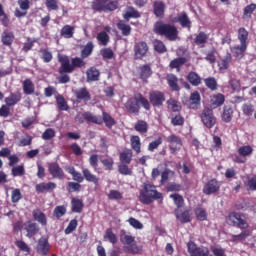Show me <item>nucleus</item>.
<instances>
[{"instance_id": "nucleus-1", "label": "nucleus", "mask_w": 256, "mask_h": 256, "mask_svg": "<svg viewBox=\"0 0 256 256\" xmlns=\"http://www.w3.org/2000/svg\"><path fill=\"white\" fill-rule=\"evenodd\" d=\"M141 106L146 111H151V104L149 103V99L138 92L126 100L124 103V111L128 113V115H139L141 113Z\"/></svg>"}, {"instance_id": "nucleus-2", "label": "nucleus", "mask_w": 256, "mask_h": 256, "mask_svg": "<svg viewBox=\"0 0 256 256\" xmlns=\"http://www.w3.org/2000/svg\"><path fill=\"white\" fill-rule=\"evenodd\" d=\"M83 59L84 58L82 56L69 59V56L58 55V61L60 63L59 72L73 73L75 69H82V67H85L86 65Z\"/></svg>"}, {"instance_id": "nucleus-3", "label": "nucleus", "mask_w": 256, "mask_h": 256, "mask_svg": "<svg viewBox=\"0 0 256 256\" xmlns=\"http://www.w3.org/2000/svg\"><path fill=\"white\" fill-rule=\"evenodd\" d=\"M154 33H156V35H161V37H165L168 41H177V38L179 37V30H177L175 25L161 21L154 24Z\"/></svg>"}, {"instance_id": "nucleus-4", "label": "nucleus", "mask_w": 256, "mask_h": 256, "mask_svg": "<svg viewBox=\"0 0 256 256\" xmlns=\"http://www.w3.org/2000/svg\"><path fill=\"white\" fill-rule=\"evenodd\" d=\"M163 199V194L157 191V186L151 183H144L143 190L140 192V201L144 205H151L152 201Z\"/></svg>"}, {"instance_id": "nucleus-5", "label": "nucleus", "mask_w": 256, "mask_h": 256, "mask_svg": "<svg viewBox=\"0 0 256 256\" xmlns=\"http://www.w3.org/2000/svg\"><path fill=\"white\" fill-rule=\"evenodd\" d=\"M120 241L124 245L123 249L125 253H131V255H137L141 253V247L137 245L135 237L127 233L120 235Z\"/></svg>"}, {"instance_id": "nucleus-6", "label": "nucleus", "mask_w": 256, "mask_h": 256, "mask_svg": "<svg viewBox=\"0 0 256 256\" xmlns=\"http://www.w3.org/2000/svg\"><path fill=\"white\" fill-rule=\"evenodd\" d=\"M228 225L237 227V229H249V222L247 216L240 212H230L226 218Z\"/></svg>"}, {"instance_id": "nucleus-7", "label": "nucleus", "mask_w": 256, "mask_h": 256, "mask_svg": "<svg viewBox=\"0 0 256 256\" xmlns=\"http://www.w3.org/2000/svg\"><path fill=\"white\" fill-rule=\"evenodd\" d=\"M92 9L98 13H101V11L104 13H109V11H117V9H119V1L93 0Z\"/></svg>"}, {"instance_id": "nucleus-8", "label": "nucleus", "mask_w": 256, "mask_h": 256, "mask_svg": "<svg viewBox=\"0 0 256 256\" xmlns=\"http://www.w3.org/2000/svg\"><path fill=\"white\" fill-rule=\"evenodd\" d=\"M200 119L206 129H213V127L217 125V118L215 117V113H213V109L209 107H205L202 110L200 113Z\"/></svg>"}, {"instance_id": "nucleus-9", "label": "nucleus", "mask_w": 256, "mask_h": 256, "mask_svg": "<svg viewBox=\"0 0 256 256\" xmlns=\"http://www.w3.org/2000/svg\"><path fill=\"white\" fill-rule=\"evenodd\" d=\"M94 123V125H103V120L99 116L93 115L91 112L78 113L75 117V122L79 125H83V123Z\"/></svg>"}, {"instance_id": "nucleus-10", "label": "nucleus", "mask_w": 256, "mask_h": 256, "mask_svg": "<svg viewBox=\"0 0 256 256\" xmlns=\"http://www.w3.org/2000/svg\"><path fill=\"white\" fill-rule=\"evenodd\" d=\"M149 103L152 107H163L165 103V93L159 90L149 92Z\"/></svg>"}, {"instance_id": "nucleus-11", "label": "nucleus", "mask_w": 256, "mask_h": 256, "mask_svg": "<svg viewBox=\"0 0 256 256\" xmlns=\"http://www.w3.org/2000/svg\"><path fill=\"white\" fill-rule=\"evenodd\" d=\"M167 141L170 144L169 149L171 155H177V152L181 151V147H183V140L179 136L172 134L167 137Z\"/></svg>"}, {"instance_id": "nucleus-12", "label": "nucleus", "mask_w": 256, "mask_h": 256, "mask_svg": "<svg viewBox=\"0 0 256 256\" xmlns=\"http://www.w3.org/2000/svg\"><path fill=\"white\" fill-rule=\"evenodd\" d=\"M188 247V253L191 256H209V248L205 246H200L198 247L195 242H188L187 244Z\"/></svg>"}, {"instance_id": "nucleus-13", "label": "nucleus", "mask_w": 256, "mask_h": 256, "mask_svg": "<svg viewBox=\"0 0 256 256\" xmlns=\"http://www.w3.org/2000/svg\"><path fill=\"white\" fill-rule=\"evenodd\" d=\"M49 251H51V244H49V239L45 237L38 239V243L36 245V252L38 255L47 256L49 255Z\"/></svg>"}, {"instance_id": "nucleus-14", "label": "nucleus", "mask_w": 256, "mask_h": 256, "mask_svg": "<svg viewBox=\"0 0 256 256\" xmlns=\"http://www.w3.org/2000/svg\"><path fill=\"white\" fill-rule=\"evenodd\" d=\"M149 53V46L147 42L141 41L135 44L134 46V57L135 59H143L145 55Z\"/></svg>"}, {"instance_id": "nucleus-15", "label": "nucleus", "mask_w": 256, "mask_h": 256, "mask_svg": "<svg viewBox=\"0 0 256 256\" xmlns=\"http://www.w3.org/2000/svg\"><path fill=\"white\" fill-rule=\"evenodd\" d=\"M48 171L50 175L53 177V179H64L65 178V172L63 171V168L59 166V163L52 162L48 166Z\"/></svg>"}, {"instance_id": "nucleus-16", "label": "nucleus", "mask_w": 256, "mask_h": 256, "mask_svg": "<svg viewBox=\"0 0 256 256\" xmlns=\"http://www.w3.org/2000/svg\"><path fill=\"white\" fill-rule=\"evenodd\" d=\"M219 189H221V186L219 185V181L213 178L204 185L203 193L204 195H213L215 193H218Z\"/></svg>"}, {"instance_id": "nucleus-17", "label": "nucleus", "mask_w": 256, "mask_h": 256, "mask_svg": "<svg viewBox=\"0 0 256 256\" xmlns=\"http://www.w3.org/2000/svg\"><path fill=\"white\" fill-rule=\"evenodd\" d=\"M36 193H51L57 189V184L55 182H41L35 186Z\"/></svg>"}, {"instance_id": "nucleus-18", "label": "nucleus", "mask_w": 256, "mask_h": 256, "mask_svg": "<svg viewBox=\"0 0 256 256\" xmlns=\"http://www.w3.org/2000/svg\"><path fill=\"white\" fill-rule=\"evenodd\" d=\"M24 229L26 230V237H28V239L35 237L40 231L39 224L31 221L24 224Z\"/></svg>"}, {"instance_id": "nucleus-19", "label": "nucleus", "mask_w": 256, "mask_h": 256, "mask_svg": "<svg viewBox=\"0 0 256 256\" xmlns=\"http://www.w3.org/2000/svg\"><path fill=\"white\" fill-rule=\"evenodd\" d=\"M74 95L77 101H84L85 103H87L91 100V92H89V89H87V87H82L74 90Z\"/></svg>"}, {"instance_id": "nucleus-20", "label": "nucleus", "mask_w": 256, "mask_h": 256, "mask_svg": "<svg viewBox=\"0 0 256 256\" xmlns=\"http://www.w3.org/2000/svg\"><path fill=\"white\" fill-rule=\"evenodd\" d=\"M166 5L165 2L161 1V0H156L153 3V13L155 15V17H157L158 19H163V17H165V9H166Z\"/></svg>"}, {"instance_id": "nucleus-21", "label": "nucleus", "mask_w": 256, "mask_h": 256, "mask_svg": "<svg viewBox=\"0 0 256 256\" xmlns=\"http://www.w3.org/2000/svg\"><path fill=\"white\" fill-rule=\"evenodd\" d=\"M82 175L84 176V181H87V183H93L96 187L99 185L100 178L93 174L89 168H83Z\"/></svg>"}, {"instance_id": "nucleus-22", "label": "nucleus", "mask_w": 256, "mask_h": 256, "mask_svg": "<svg viewBox=\"0 0 256 256\" xmlns=\"http://www.w3.org/2000/svg\"><path fill=\"white\" fill-rule=\"evenodd\" d=\"M189 103L190 109L194 111H197L201 107V94H199V91H194L190 94Z\"/></svg>"}, {"instance_id": "nucleus-23", "label": "nucleus", "mask_w": 256, "mask_h": 256, "mask_svg": "<svg viewBox=\"0 0 256 256\" xmlns=\"http://www.w3.org/2000/svg\"><path fill=\"white\" fill-rule=\"evenodd\" d=\"M186 79L192 87H199V85L203 83V78H201V76L195 71H190L187 74Z\"/></svg>"}, {"instance_id": "nucleus-24", "label": "nucleus", "mask_w": 256, "mask_h": 256, "mask_svg": "<svg viewBox=\"0 0 256 256\" xmlns=\"http://www.w3.org/2000/svg\"><path fill=\"white\" fill-rule=\"evenodd\" d=\"M13 41H15V34L13 31L4 30L1 35L2 45H5V47H11V45H13Z\"/></svg>"}, {"instance_id": "nucleus-25", "label": "nucleus", "mask_w": 256, "mask_h": 256, "mask_svg": "<svg viewBox=\"0 0 256 256\" xmlns=\"http://www.w3.org/2000/svg\"><path fill=\"white\" fill-rule=\"evenodd\" d=\"M119 160L121 164L131 165V161H133V150L124 149L119 155Z\"/></svg>"}, {"instance_id": "nucleus-26", "label": "nucleus", "mask_w": 256, "mask_h": 256, "mask_svg": "<svg viewBox=\"0 0 256 256\" xmlns=\"http://www.w3.org/2000/svg\"><path fill=\"white\" fill-rule=\"evenodd\" d=\"M140 79L142 81H147L151 75H153V70L151 69V65L145 64L138 68Z\"/></svg>"}, {"instance_id": "nucleus-27", "label": "nucleus", "mask_w": 256, "mask_h": 256, "mask_svg": "<svg viewBox=\"0 0 256 256\" xmlns=\"http://www.w3.org/2000/svg\"><path fill=\"white\" fill-rule=\"evenodd\" d=\"M34 221H37L42 227H47V215L40 209H35L32 212Z\"/></svg>"}, {"instance_id": "nucleus-28", "label": "nucleus", "mask_w": 256, "mask_h": 256, "mask_svg": "<svg viewBox=\"0 0 256 256\" xmlns=\"http://www.w3.org/2000/svg\"><path fill=\"white\" fill-rule=\"evenodd\" d=\"M176 219L180 221V223H191V214L189 213V210H185L183 212L179 211V208H176L174 210Z\"/></svg>"}, {"instance_id": "nucleus-29", "label": "nucleus", "mask_w": 256, "mask_h": 256, "mask_svg": "<svg viewBox=\"0 0 256 256\" xmlns=\"http://www.w3.org/2000/svg\"><path fill=\"white\" fill-rule=\"evenodd\" d=\"M22 95L20 92L16 93H10L8 97L5 98V103L8 107H14V105H17L19 101H21Z\"/></svg>"}, {"instance_id": "nucleus-30", "label": "nucleus", "mask_w": 256, "mask_h": 256, "mask_svg": "<svg viewBox=\"0 0 256 256\" xmlns=\"http://www.w3.org/2000/svg\"><path fill=\"white\" fill-rule=\"evenodd\" d=\"M60 35L64 39H73V36L75 35V26L69 24L64 25L60 30Z\"/></svg>"}, {"instance_id": "nucleus-31", "label": "nucleus", "mask_w": 256, "mask_h": 256, "mask_svg": "<svg viewBox=\"0 0 256 256\" xmlns=\"http://www.w3.org/2000/svg\"><path fill=\"white\" fill-rule=\"evenodd\" d=\"M166 81L171 91H181V87H179V78H177L174 74L168 75L166 77Z\"/></svg>"}, {"instance_id": "nucleus-32", "label": "nucleus", "mask_w": 256, "mask_h": 256, "mask_svg": "<svg viewBox=\"0 0 256 256\" xmlns=\"http://www.w3.org/2000/svg\"><path fill=\"white\" fill-rule=\"evenodd\" d=\"M209 39V35L205 32H199L193 40L194 45L198 47H205L207 41Z\"/></svg>"}, {"instance_id": "nucleus-33", "label": "nucleus", "mask_w": 256, "mask_h": 256, "mask_svg": "<svg viewBox=\"0 0 256 256\" xmlns=\"http://www.w3.org/2000/svg\"><path fill=\"white\" fill-rule=\"evenodd\" d=\"M247 51V45L240 44L239 46H234L231 49L232 55L238 59H243L245 57V52Z\"/></svg>"}, {"instance_id": "nucleus-34", "label": "nucleus", "mask_w": 256, "mask_h": 256, "mask_svg": "<svg viewBox=\"0 0 256 256\" xmlns=\"http://www.w3.org/2000/svg\"><path fill=\"white\" fill-rule=\"evenodd\" d=\"M240 234L238 235H232L230 241L232 243H242V241H245L247 237L251 236V230L243 229Z\"/></svg>"}, {"instance_id": "nucleus-35", "label": "nucleus", "mask_w": 256, "mask_h": 256, "mask_svg": "<svg viewBox=\"0 0 256 256\" xmlns=\"http://www.w3.org/2000/svg\"><path fill=\"white\" fill-rule=\"evenodd\" d=\"M71 211L72 213H82L83 207H85V204H83V200L79 198H72L71 199Z\"/></svg>"}, {"instance_id": "nucleus-36", "label": "nucleus", "mask_w": 256, "mask_h": 256, "mask_svg": "<svg viewBox=\"0 0 256 256\" xmlns=\"http://www.w3.org/2000/svg\"><path fill=\"white\" fill-rule=\"evenodd\" d=\"M221 119L224 123H231L233 119V108L231 106H224L221 114Z\"/></svg>"}, {"instance_id": "nucleus-37", "label": "nucleus", "mask_w": 256, "mask_h": 256, "mask_svg": "<svg viewBox=\"0 0 256 256\" xmlns=\"http://www.w3.org/2000/svg\"><path fill=\"white\" fill-rule=\"evenodd\" d=\"M232 56L230 53H227L220 61L218 62V67L220 71H227L229 69V65L231 64L232 61Z\"/></svg>"}, {"instance_id": "nucleus-38", "label": "nucleus", "mask_w": 256, "mask_h": 256, "mask_svg": "<svg viewBox=\"0 0 256 256\" xmlns=\"http://www.w3.org/2000/svg\"><path fill=\"white\" fill-rule=\"evenodd\" d=\"M130 144H131V149L135 151L136 155H139V153H141V138L137 135L131 136Z\"/></svg>"}, {"instance_id": "nucleus-39", "label": "nucleus", "mask_w": 256, "mask_h": 256, "mask_svg": "<svg viewBox=\"0 0 256 256\" xmlns=\"http://www.w3.org/2000/svg\"><path fill=\"white\" fill-rule=\"evenodd\" d=\"M102 123H105L107 129H112L113 126L116 124L115 118L107 112H102Z\"/></svg>"}, {"instance_id": "nucleus-40", "label": "nucleus", "mask_w": 256, "mask_h": 256, "mask_svg": "<svg viewBox=\"0 0 256 256\" xmlns=\"http://www.w3.org/2000/svg\"><path fill=\"white\" fill-rule=\"evenodd\" d=\"M134 129L138 133L145 134L149 131V124L145 120H138L134 125Z\"/></svg>"}, {"instance_id": "nucleus-41", "label": "nucleus", "mask_w": 256, "mask_h": 256, "mask_svg": "<svg viewBox=\"0 0 256 256\" xmlns=\"http://www.w3.org/2000/svg\"><path fill=\"white\" fill-rule=\"evenodd\" d=\"M117 28L119 29V31H121L124 37H129V35H131V26L129 24H126L125 21H118Z\"/></svg>"}, {"instance_id": "nucleus-42", "label": "nucleus", "mask_w": 256, "mask_h": 256, "mask_svg": "<svg viewBox=\"0 0 256 256\" xmlns=\"http://www.w3.org/2000/svg\"><path fill=\"white\" fill-rule=\"evenodd\" d=\"M23 91L25 95H33L35 93V84L31 79H26L23 81Z\"/></svg>"}, {"instance_id": "nucleus-43", "label": "nucleus", "mask_w": 256, "mask_h": 256, "mask_svg": "<svg viewBox=\"0 0 256 256\" xmlns=\"http://www.w3.org/2000/svg\"><path fill=\"white\" fill-rule=\"evenodd\" d=\"M204 59L207 61V63H210V65H215V63H217V49L211 48L208 52H206Z\"/></svg>"}, {"instance_id": "nucleus-44", "label": "nucleus", "mask_w": 256, "mask_h": 256, "mask_svg": "<svg viewBox=\"0 0 256 256\" xmlns=\"http://www.w3.org/2000/svg\"><path fill=\"white\" fill-rule=\"evenodd\" d=\"M249 39V31L247 29L241 27L238 29V41H240V45H247V41Z\"/></svg>"}, {"instance_id": "nucleus-45", "label": "nucleus", "mask_w": 256, "mask_h": 256, "mask_svg": "<svg viewBox=\"0 0 256 256\" xmlns=\"http://www.w3.org/2000/svg\"><path fill=\"white\" fill-rule=\"evenodd\" d=\"M185 63H187V58L185 57H179V58H175L174 60H172L169 64L170 69H181V67H183V65H185Z\"/></svg>"}, {"instance_id": "nucleus-46", "label": "nucleus", "mask_w": 256, "mask_h": 256, "mask_svg": "<svg viewBox=\"0 0 256 256\" xmlns=\"http://www.w3.org/2000/svg\"><path fill=\"white\" fill-rule=\"evenodd\" d=\"M171 124L174 127H181V126L185 125V118H183L181 113L172 114L171 115Z\"/></svg>"}, {"instance_id": "nucleus-47", "label": "nucleus", "mask_w": 256, "mask_h": 256, "mask_svg": "<svg viewBox=\"0 0 256 256\" xmlns=\"http://www.w3.org/2000/svg\"><path fill=\"white\" fill-rule=\"evenodd\" d=\"M87 81H99V70L95 67H91L86 72Z\"/></svg>"}, {"instance_id": "nucleus-48", "label": "nucleus", "mask_w": 256, "mask_h": 256, "mask_svg": "<svg viewBox=\"0 0 256 256\" xmlns=\"http://www.w3.org/2000/svg\"><path fill=\"white\" fill-rule=\"evenodd\" d=\"M237 153L245 159V157L253 155V147L249 145L241 146L238 148Z\"/></svg>"}, {"instance_id": "nucleus-49", "label": "nucleus", "mask_w": 256, "mask_h": 256, "mask_svg": "<svg viewBox=\"0 0 256 256\" xmlns=\"http://www.w3.org/2000/svg\"><path fill=\"white\" fill-rule=\"evenodd\" d=\"M204 83L207 89H210V91H217L219 87V85L217 84V79H215V77H208L204 79Z\"/></svg>"}, {"instance_id": "nucleus-50", "label": "nucleus", "mask_w": 256, "mask_h": 256, "mask_svg": "<svg viewBox=\"0 0 256 256\" xmlns=\"http://www.w3.org/2000/svg\"><path fill=\"white\" fill-rule=\"evenodd\" d=\"M104 239L112 245H117V235L113 233V229L108 228L104 234Z\"/></svg>"}, {"instance_id": "nucleus-51", "label": "nucleus", "mask_w": 256, "mask_h": 256, "mask_svg": "<svg viewBox=\"0 0 256 256\" xmlns=\"http://www.w3.org/2000/svg\"><path fill=\"white\" fill-rule=\"evenodd\" d=\"M56 103L57 107L60 111H69V105L67 104V101L65 98L61 95H58L56 97Z\"/></svg>"}, {"instance_id": "nucleus-52", "label": "nucleus", "mask_w": 256, "mask_h": 256, "mask_svg": "<svg viewBox=\"0 0 256 256\" xmlns=\"http://www.w3.org/2000/svg\"><path fill=\"white\" fill-rule=\"evenodd\" d=\"M94 45L93 43L90 41L88 42L84 48L81 51V57L82 59H87V57H89L91 55V53H93V49H94Z\"/></svg>"}, {"instance_id": "nucleus-53", "label": "nucleus", "mask_w": 256, "mask_h": 256, "mask_svg": "<svg viewBox=\"0 0 256 256\" xmlns=\"http://www.w3.org/2000/svg\"><path fill=\"white\" fill-rule=\"evenodd\" d=\"M64 215H67V207H65V205L56 206L54 208L53 216L56 217V219H61Z\"/></svg>"}, {"instance_id": "nucleus-54", "label": "nucleus", "mask_w": 256, "mask_h": 256, "mask_svg": "<svg viewBox=\"0 0 256 256\" xmlns=\"http://www.w3.org/2000/svg\"><path fill=\"white\" fill-rule=\"evenodd\" d=\"M139 17H141V14H139V11H137L135 8L133 7H128V10L126 11V13L124 14V19H139Z\"/></svg>"}, {"instance_id": "nucleus-55", "label": "nucleus", "mask_w": 256, "mask_h": 256, "mask_svg": "<svg viewBox=\"0 0 256 256\" xmlns=\"http://www.w3.org/2000/svg\"><path fill=\"white\" fill-rule=\"evenodd\" d=\"M256 4L247 5L243 10V19H251V15L255 12Z\"/></svg>"}, {"instance_id": "nucleus-56", "label": "nucleus", "mask_w": 256, "mask_h": 256, "mask_svg": "<svg viewBox=\"0 0 256 256\" xmlns=\"http://www.w3.org/2000/svg\"><path fill=\"white\" fill-rule=\"evenodd\" d=\"M96 39L99 42V45H103L105 47L109 43V34L105 31H101L97 34Z\"/></svg>"}, {"instance_id": "nucleus-57", "label": "nucleus", "mask_w": 256, "mask_h": 256, "mask_svg": "<svg viewBox=\"0 0 256 256\" xmlns=\"http://www.w3.org/2000/svg\"><path fill=\"white\" fill-rule=\"evenodd\" d=\"M170 199H173L177 209H181V207L185 205V199H183V196H181V194H171Z\"/></svg>"}, {"instance_id": "nucleus-58", "label": "nucleus", "mask_w": 256, "mask_h": 256, "mask_svg": "<svg viewBox=\"0 0 256 256\" xmlns=\"http://www.w3.org/2000/svg\"><path fill=\"white\" fill-rule=\"evenodd\" d=\"M154 50L157 53H167V46H165V43L161 40H155L154 43Z\"/></svg>"}, {"instance_id": "nucleus-59", "label": "nucleus", "mask_w": 256, "mask_h": 256, "mask_svg": "<svg viewBox=\"0 0 256 256\" xmlns=\"http://www.w3.org/2000/svg\"><path fill=\"white\" fill-rule=\"evenodd\" d=\"M194 213L198 221H207V211L205 209L196 208Z\"/></svg>"}, {"instance_id": "nucleus-60", "label": "nucleus", "mask_w": 256, "mask_h": 256, "mask_svg": "<svg viewBox=\"0 0 256 256\" xmlns=\"http://www.w3.org/2000/svg\"><path fill=\"white\" fill-rule=\"evenodd\" d=\"M160 145H163V138L161 136L148 144V151L153 152L155 149H159Z\"/></svg>"}, {"instance_id": "nucleus-61", "label": "nucleus", "mask_w": 256, "mask_h": 256, "mask_svg": "<svg viewBox=\"0 0 256 256\" xmlns=\"http://www.w3.org/2000/svg\"><path fill=\"white\" fill-rule=\"evenodd\" d=\"M16 247H18V249H20V251H22L23 253H27V255H29V253H31V248L29 247V245H27V243H25V241L23 240H17L15 242Z\"/></svg>"}, {"instance_id": "nucleus-62", "label": "nucleus", "mask_w": 256, "mask_h": 256, "mask_svg": "<svg viewBox=\"0 0 256 256\" xmlns=\"http://www.w3.org/2000/svg\"><path fill=\"white\" fill-rule=\"evenodd\" d=\"M178 22L181 27H191V20H189V17L185 13L178 16Z\"/></svg>"}, {"instance_id": "nucleus-63", "label": "nucleus", "mask_w": 256, "mask_h": 256, "mask_svg": "<svg viewBox=\"0 0 256 256\" xmlns=\"http://www.w3.org/2000/svg\"><path fill=\"white\" fill-rule=\"evenodd\" d=\"M225 103V96L223 94H216L213 97V107H221Z\"/></svg>"}, {"instance_id": "nucleus-64", "label": "nucleus", "mask_w": 256, "mask_h": 256, "mask_svg": "<svg viewBox=\"0 0 256 256\" xmlns=\"http://www.w3.org/2000/svg\"><path fill=\"white\" fill-rule=\"evenodd\" d=\"M48 11H59V2L57 0H45Z\"/></svg>"}]
</instances>
